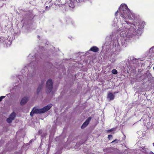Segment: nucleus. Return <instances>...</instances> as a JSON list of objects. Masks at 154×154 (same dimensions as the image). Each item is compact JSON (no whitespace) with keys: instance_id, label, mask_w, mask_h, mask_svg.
Here are the masks:
<instances>
[{"instance_id":"obj_1","label":"nucleus","mask_w":154,"mask_h":154,"mask_svg":"<svg viewBox=\"0 0 154 154\" xmlns=\"http://www.w3.org/2000/svg\"><path fill=\"white\" fill-rule=\"evenodd\" d=\"M120 16L122 17L125 21L128 24V22L125 20L128 19H133L134 18L135 15L132 13L126 4H122L119 8Z\"/></svg>"},{"instance_id":"obj_2","label":"nucleus","mask_w":154,"mask_h":154,"mask_svg":"<svg viewBox=\"0 0 154 154\" xmlns=\"http://www.w3.org/2000/svg\"><path fill=\"white\" fill-rule=\"evenodd\" d=\"M52 105L49 104L47 106L44 107L42 109H37L36 107H34L32 111L30 113V115L31 116H33L34 114H41L44 113L49 110L52 107Z\"/></svg>"},{"instance_id":"obj_3","label":"nucleus","mask_w":154,"mask_h":154,"mask_svg":"<svg viewBox=\"0 0 154 154\" xmlns=\"http://www.w3.org/2000/svg\"><path fill=\"white\" fill-rule=\"evenodd\" d=\"M53 89V82L52 80L49 79L46 82V92L47 94L51 92Z\"/></svg>"},{"instance_id":"obj_4","label":"nucleus","mask_w":154,"mask_h":154,"mask_svg":"<svg viewBox=\"0 0 154 154\" xmlns=\"http://www.w3.org/2000/svg\"><path fill=\"white\" fill-rule=\"evenodd\" d=\"M16 116L15 113L13 112L10 116L7 119V122L9 123H11L12 122V121H13L15 119Z\"/></svg>"},{"instance_id":"obj_5","label":"nucleus","mask_w":154,"mask_h":154,"mask_svg":"<svg viewBox=\"0 0 154 154\" xmlns=\"http://www.w3.org/2000/svg\"><path fill=\"white\" fill-rule=\"evenodd\" d=\"M44 81H42L39 84L36 93L37 94H38L42 90L44 86Z\"/></svg>"},{"instance_id":"obj_6","label":"nucleus","mask_w":154,"mask_h":154,"mask_svg":"<svg viewBox=\"0 0 154 154\" xmlns=\"http://www.w3.org/2000/svg\"><path fill=\"white\" fill-rule=\"evenodd\" d=\"M91 119V117H88L82 125L81 126V128H84L86 127L88 125Z\"/></svg>"},{"instance_id":"obj_7","label":"nucleus","mask_w":154,"mask_h":154,"mask_svg":"<svg viewBox=\"0 0 154 154\" xmlns=\"http://www.w3.org/2000/svg\"><path fill=\"white\" fill-rule=\"evenodd\" d=\"M28 100V98L27 97H24L21 100L20 102L21 105H23L26 104Z\"/></svg>"},{"instance_id":"obj_8","label":"nucleus","mask_w":154,"mask_h":154,"mask_svg":"<svg viewBox=\"0 0 154 154\" xmlns=\"http://www.w3.org/2000/svg\"><path fill=\"white\" fill-rule=\"evenodd\" d=\"M115 97V96L111 93L109 92L108 93L107 96V98L109 100H113Z\"/></svg>"},{"instance_id":"obj_9","label":"nucleus","mask_w":154,"mask_h":154,"mask_svg":"<svg viewBox=\"0 0 154 154\" xmlns=\"http://www.w3.org/2000/svg\"><path fill=\"white\" fill-rule=\"evenodd\" d=\"M90 51H91L94 52H96L98 51L99 49L96 46H93L91 48Z\"/></svg>"},{"instance_id":"obj_10","label":"nucleus","mask_w":154,"mask_h":154,"mask_svg":"<svg viewBox=\"0 0 154 154\" xmlns=\"http://www.w3.org/2000/svg\"><path fill=\"white\" fill-rule=\"evenodd\" d=\"M52 2V1H51L49 2H47L45 3V5H48L49 6L48 8H50V7L52 6V5H53Z\"/></svg>"},{"instance_id":"obj_11","label":"nucleus","mask_w":154,"mask_h":154,"mask_svg":"<svg viewBox=\"0 0 154 154\" xmlns=\"http://www.w3.org/2000/svg\"><path fill=\"white\" fill-rule=\"evenodd\" d=\"M137 60L135 58L132 57L131 60V63L133 64H135L137 62Z\"/></svg>"},{"instance_id":"obj_12","label":"nucleus","mask_w":154,"mask_h":154,"mask_svg":"<svg viewBox=\"0 0 154 154\" xmlns=\"http://www.w3.org/2000/svg\"><path fill=\"white\" fill-rule=\"evenodd\" d=\"M55 4L56 5H59L60 4H63L61 3L60 2V0H56V1L55 2Z\"/></svg>"},{"instance_id":"obj_13","label":"nucleus","mask_w":154,"mask_h":154,"mask_svg":"<svg viewBox=\"0 0 154 154\" xmlns=\"http://www.w3.org/2000/svg\"><path fill=\"white\" fill-rule=\"evenodd\" d=\"M69 6L70 7L73 8L74 7V5L73 2H70L69 4Z\"/></svg>"},{"instance_id":"obj_14","label":"nucleus","mask_w":154,"mask_h":154,"mask_svg":"<svg viewBox=\"0 0 154 154\" xmlns=\"http://www.w3.org/2000/svg\"><path fill=\"white\" fill-rule=\"evenodd\" d=\"M112 73L114 74H116L117 73V71L116 69H113L112 71Z\"/></svg>"},{"instance_id":"obj_15","label":"nucleus","mask_w":154,"mask_h":154,"mask_svg":"<svg viewBox=\"0 0 154 154\" xmlns=\"http://www.w3.org/2000/svg\"><path fill=\"white\" fill-rule=\"evenodd\" d=\"M151 51L152 52L154 53V46L152 47L150 49V51Z\"/></svg>"},{"instance_id":"obj_16","label":"nucleus","mask_w":154,"mask_h":154,"mask_svg":"<svg viewBox=\"0 0 154 154\" xmlns=\"http://www.w3.org/2000/svg\"><path fill=\"white\" fill-rule=\"evenodd\" d=\"M5 97L4 96H2L0 97V102L2 101V99Z\"/></svg>"},{"instance_id":"obj_17","label":"nucleus","mask_w":154,"mask_h":154,"mask_svg":"<svg viewBox=\"0 0 154 154\" xmlns=\"http://www.w3.org/2000/svg\"><path fill=\"white\" fill-rule=\"evenodd\" d=\"M113 129H111L110 130H109L108 131V132H112V131H113Z\"/></svg>"},{"instance_id":"obj_18","label":"nucleus","mask_w":154,"mask_h":154,"mask_svg":"<svg viewBox=\"0 0 154 154\" xmlns=\"http://www.w3.org/2000/svg\"><path fill=\"white\" fill-rule=\"evenodd\" d=\"M112 136L111 135H109L108 136V138L109 139H110L111 138H112Z\"/></svg>"},{"instance_id":"obj_19","label":"nucleus","mask_w":154,"mask_h":154,"mask_svg":"<svg viewBox=\"0 0 154 154\" xmlns=\"http://www.w3.org/2000/svg\"><path fill=\"white\" fill-rule=\"evenodd\" d=\"M46 10H48L49 9V6L48 5H46Z\"/></svg>"},{"instance_id":"obj_20","label":"nucleus","mask_w":154,"mask_h":154,"mask_svg":"<svg viewBox=\"0 0 154 154\" xmlns=\"http://www.w3.org/2000/svg\"><path fill=\"white\" fill-rule=\"evenodd\" d=\"M118 141V140H114L113 141H112V143L114 142H117Z\"/></svg>"},{"instance_id":"obj_21","label":"nucleus","mask_w":154,"mask_h":154,"mask_svg":"<svg viewBox=\"0 0 154 154\" xmlns=\"http://www.w3.org/2000/svg\"><path fill=\"white\" fill-rule=\"evenodd\" d=\"M145 75H148V76H149L150 75L151 76V74L150 73H149L148 75L147 74H145Z\"/></svg>"},{"instance_id":"obj_22","label":"nucleus","mask_w":154,"mask_h":154,"mask_svg":"<svg viewBox=\"0 0 154 154\" xmlns=\"http://www.w3.org/2000/svg\"><path fill=\"white\" fill-rule=\"evenodd\" d=\"M149 154H154V153L152 152H149Z\"/></svg>"},{"instance_id":"obj_23","label":"nucleus","mask_w":154,"mask_h":154,"mask_svg":"<svg viewBox=\"0 0 154 154\" xmlns=\"http://www.w3.org/2000/svg\"><path fill=\"white\" fill-rule=\"evenodd\" d=\"M82 0H81V2H82ZM77 2H81V1L79 0H78V1H77Z\"/></svg>"},{"instance_id":"obj_24","label":"nucleus","mask_w":154,"mask_h":154,"mask_svg":"<svg viewBox=\"0 0 154 154\" xmlns=\"http://www.w3.org/2000/svg\"><path fill=\"white\" fill-rule=\"evenodd\" d=\"M118 12V11H117L115 13V15H116V14H117V12Z\"/></svg>"}]
</instances>
